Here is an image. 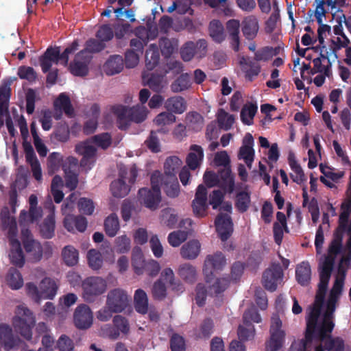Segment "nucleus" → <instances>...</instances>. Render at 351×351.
I'll list each match as a JSON object with an SVG mask.
<instances>
[{"instance_id":"64","label":"nucleus","mask_w":351,"mask_h":351,"mask_svg":"<svg viewBox=\"0 0 351 351\" xmlns=\"http://www.w3.org/2000/svg\"><path fill=\"white\" fill-rule=\"evenodd\" d=\"M112 322L120 333L126 335L130 332L129 321L125 317L119 315H115L113 317Z\"/></svg>"},{"instance_id":"20","label":"nucleus","mask_w":351,"mask_h":351,"mask_svg":"<svg viewBox=\"0 0 351 351\" xmlns=\"http://www.w3.org/2000/svg\"><path fill=\"white\" fill-rule=\"evenodd\" d=\"M217 176H219V187L224 193H232L234 190V176L232 173L231 167L219 169Z\"/></svg>"},{"instance_id":"53","label":"nucleus","mask_w":351,"mask_h":351,"mask_svg":"<svg viewBox=\"0 0 351 351\" xmlns=\"http://www.w3.org/2000/svg\"><path fill=\"white\" fill-rule=\"evenodd\" d=\"M217 121L221 128L229 130L234 123V117L229 114L223 109H220L218 112Z\"/></svg>"},{"instance_id":"48","label":"nucleus","mask_w":351,"mask_h":351,"mask_svg":"<svg viewBox=\"0 0 351 351\" xmlns=\"http://www.w3.org/2000/svg\"><path fill=\"white\" fill-rule=\"evenodd\" d=\"M186 123L190 128L197 132L202 129L204 125V118L197 112H190L186 117Z\"/></svg>"},{"instance_id":"25","label":"nucleus","mask_w":351,"mask_h":351,"mask_svg":"<svg viewBox=\"0 0 351 351\" xmlns=\"http://www.w3.org/2000/svg\"><path fill=\"white\" fill-rule=\"evenodd\" d=\"M165 108L171 113L182 114L187 108V104L182 96H173L165 101Z\"/></svg>"},{"instance_id":"61","label":"nucleus","mask_w":351,"mask_h":351,"mask_svg":"<svg viewBox=\"0 0 351 351\" xmlns=\"http://www.w3.org/2000/svg\"><path fill=\"white\" fill-rule=\"evenodd\" d=\"M138 212L137 208L134 202L129 199H125L121 205V215L123 219H130Z\"/></svg>"},{"instance_id":"3","label":"nucleus","mask_w":351,"mask_h":351,"mask_svg":"<svg viewBox=\"0 0 351 351\" xmlns=\"http://www.w3.org/2000/svg\"><path fill=\"white\" fill-rule=\"evenodd\" d=\"M27 293L36 303L42 300H53L56 296L58 286L51 278L45 277L40 282L38 287L34 282H27L25 285Z\"/></svg>"},{"instance_id":"5","label":"nucleus","mask_w":351,"mask_h":351,"mask_svg":"<svg viewBox=\"0 0 351 351\" xmlns=\"http://www.w3.org/2000/svg\"><path fill=\"white\" fill-rule=\"evenodd\" d=\"M228 276L217 278L215 282L209 286L208 291L205 285L198 283L195 287V303L198 306H203L206 303L207 295L217 296L224 292L230 285Z\"/></svg>"},{"instance_id":"31","label":"nucleus","mask_w":351,"mask_h":351,"mask_svg":"<svg viewBox=\"0 0 351 351\" xmlns=\"http://www.w3.org/2000/svg\"><path fill=\"white\" fill-rule=\"evenodd\" d=\"M68 162H69L70 167L64 168L65 171V186L70 191L75 190L78 184V178L75 172L71 169V167L75 168L76 167V159L73 157L68 158Z\"/></svg>"},{"instance_id":"23","label":"nucleus","mask_w":351,"mask_h":351,"mask_svg":"<svg viewBox=\"0 0 351 351\" xmlns=\"http://www.w3.org/2000/svg\"><path fill=\"white\" fill-rule=\"evenodd\" d=\"M204 158V151L201 146L192 145L190 152L186 158V163L191 170L197 169L201 165Z\"/></svg>"},{"instance_id":"49","label":"nucleus","mask_w":351,"mask_h":351,"mask_svg":"<svg viewBox=\"0 0 351 351\" xmlns=\"http://www.w3.org/2000/svg\"><path fill=\"white\" fill-rule=\"evenodd\" d=\"M182 165V160L178 156L168 157L164 164L165 174L166 176H176V171Z\"/></svg>"},{"instance_id":"4","label":"nucleus","mask_w":351,"mask_h":351,"mask_svg":"<svg viewBox=\"0 0 351 351\" xmlns=\"http://www.w3.org/2000/svg\"><path fill=\"white\" fill-rule=\"evenodd\" d=\"M16 314L12 319L14 329L25 339L30 340L32 336V328L35 324L33 313L27 307L20 305L17 307Z\"/></svg>"},{"instance_id":"36","label":"nucleus","mask_w":351,"mask_h":351,"mask_svg":"<svg viewBox=\"0 0 351 351\" xmlns=\"http://www.w3.org/2000/svg\"><path fill=\"white\" fill-rule=\"evenodd\" d=\"M192 84L191 78L189 73H182L171 84V90L178 93L188 90Z\"/></svg>"},{"instance_id":"1","label":"nucleus","mask_w":351,"mask_h":351,"mask_svg":"<svg viewBox=\"0 0 351 351\" xmlns=\"http://www.w3.org/2000/svg\"><path fill=\"white\" fill-rule=\"evenodd\" d=\"M347 234L349 238L346 242V247L348 252L351 251V221H339V224L333 234V238L329 245L328 254L325 256L322 262H332V268H334L335 261L337 256L339 254L343 249L342 240L343 235Z\"/></svg>"},{"instance_id":"63","label":"nucleus","mask_w":351,"mask_h":351,"mask_svg":"<svg viewBox=\"0 0 351 351\" xmlns=\"http://www.w3.org/2000/svg\"><path fill=\"white\" fill-rule=\"evenodd\" d=\"M91 141L103 149L108 148L112 143L111 136L108 132L95 135L91 138Z\"/></svg>"},{"instance_id":"2","label":"nucleus","mask_w":351,"mask_h":351,"mask_svg":"<svg viewBox=\"0 0 351 351\" xmlns=\"http://www.w3.org/2000/svg\"><path fill=\"white\" fill-rule=\"evenodd\" d=\"M137 176L138 169L135 164H133L129 170L125 166L120 167L118 179L112 181L110 184L112 195L117 198L126 196L130 191V186L125 183V180H128L129 183L133 184L136 182Z\"/></svg>"},{"instance_id":"44","label":"nucleus","mask_w":351,"mask_h":351,"mask_svg":"<svg viewBox=\"0 0 351 351\" xmlns=\"http://www.w3.org/2000/svg\"><path fill=\"white\" fill-rule=\"evenodd\" d=\"M250 194L247 191H242L237 193L235 197V208L240 213H245L250 204Z\"/></svg>"},{"instance_id":"22","label":"nucleus","mask_w":351,"mask_h":351,"mask_svg":"<svg viewBox=\"0 0 351 351\" xmlns=\"http://www.w3.org/2000/svg\"><path fill=\"white\" fill-rule=\"evenodd\" d=\"M112 111L117 117V127L121 130H127L131 123L129 108L117 105L112 107Z\"/></svg>"},{"instance_id":"45","label":"nucleus","mask_w":351,"mask_h":351,"mask_svg":"<svg viewBox=\"0 0 351 351\" xmlns=\"http://www.w3.org/2000/svg\"><path fill=\"white\" fill-rule=\"evenodd\" d=\"M63 158L61 154L58 152H52L49 154L47 159V167L49 173H53L58 171L63 166V168H67L66 165H63Z\"/></svg>"},{"instance_id":"11","label":"nucleus","mask_w":351,"mask_h":351,"mask_svg":"<svg viewBox=\"0 0 351 351\" xmlns=\"http://www.w3.org/2000/svg\"><path fill=\"white\" fill-rule=\"evenodd\" d=\"M283 271L279 264H274L266 269L263 274L262 283L268 291L274 292L276 290L278 284L282 280Z\"/></svg>"},{"instance_id":"59","label":"nucleus","mask_w":351,"mask_h":351,"mask_svg":"<svg viewBox=\"0 0 351 351\" xmlns=\"http://www.w3.org/2000/svg\"><path fill=\"white\" fill-rule=\"evenodd\" d=\"M330 221H322V223L320 224L316 231L315 246L317 252H319L322 248V245L324 241V230H328L330 227Z\"/></svg>"},{"instance_id":"33","label":"nucleus","mask_w":351,"mask_h":351,"mask_svg":"<svg viewBox=\"0 0 351 351\" xmlns=\"http://www.w3.org/2000/svg\"><path fill=\"white\" fill-rule=\"evenodd\" d=\"M5 281L12 290H18L23 285V278L21 272L15 267H10L5 276Z\"/></svg>"},{"instance_id":"62","label":"nucleus","mask_w":351,"mask_h":351,"mask_svg":"<svg viewBox=\"0 0 351 351\" xmlns=\"http://www.w3.org/2000/svg\"><path fill=\"white\" fill-rule=\"evenodd\" d=\"M176 120V116L167 111L158 114L154 119V122L157 126H164L173 123Z\"/></svg>"},{"instance_id":"54","label":"nucleus","mask_w":351,"mask_h":351,"mask_svg":"<svg viewBox=\"0 0 351 351\" xmlns=\"http://www.w3.org/2000/svg\"><path fill=\"white\" fill-rule=\"evenodd\" d=\"M324 340H326L325 348L328 351H344V341L341 338H332L331 335L328 333Z\"/></svg>"},{"instance_id":"41","label":"nucleus","mask_w":351,"mask_h":351,"mask_svg":"<svg viewBox=\"0 0 351 351\" xmlns=\"http://www.w3.org/2000/svg\"><path fill=\"white\" fill-rule=\"evenodd\" d=\"M270 339L266 343L267 351H278L282 346L285 333V332H270Z\"/></svg>"},{"instance_id":"58","label":"nucleus","mask_w":351,"mask_h":351,"mask_svg":"<svg viewBox=\"0 0 351 351\" xmlns=\"http://www.w3.org/2000/svg\"><path fill=\"white\" fill-rule=\"evenodd\" d=\"M77 208L81 214L91 215L95 210V204L89 198L80 197L77 201Z\"/></svg>"},{"instance_id":"30","label":"nucleus","mask_w":351,"mask_h":351,"mask_svg":"<svg viewBox=\"0 0 351 351\" xmlns=\"http://www.w3.org/2000/svg\"><path fill=\"white\" fill-rule=\"evenodd\" d=\"M11 88L9 86L0 87V128L4 124V117L8 114V101L10 97Z\"/></svg>"},{"instance_id":"39","label":"nucleus","mask_w":351,"mask_h":351,"mask_svg":"<svg viewBox=\"0 0 351 351\" xmlns=\"http://www.w3.org/2000/svg\"><path fill=\"white\" fill-rule=\"evenodd\" d=\"M178 274L187 283L192 284L195 282L197 278L196 268L190 263L180 265Z\"/></svg>"},{"instance_id":"29","label":"nucleus","mask_w":351,"mask_h":351,"mask_svg":"<svg viewBox=\"0 0 351 351\" xmlns=\"http://www.w3.org/2000/svg\"><path fill=\"white\" fill-rule=\"evenodd\" d=\"M124 62L119 55L110 56L104 65V71L108 75L120 73L123 69Z\"/></svg>"},{"instance_id":"13","label":"nucleus","mask_w":351,"mask_h":351,"mask_svg":"<svg viewBox=\"0 0 351 351\" xmlns=\"http://www.w3.org/2000/svg\"><path fill=\"white\" fill-rule=\"evenodd\" d=\"M93 313L88 305L82 304L75 308L73 314V322L78 329L89 328L93 324Z\"/></svg>"},{"instance_id":"17","label":"nucleus","mask_w":351,"mask_h":351,"mask_svg":"<svg viewBox=\"0 0 351 351\" xmlns=\"http://www.w3.org/2000/svg\"><path fill=\"white\" fill-rule=\"evenodd\" d=\"M239 64L241 71L244 73L245 80L249 82L254 81L261 71V67L258 64L245 56L239 55Z\"/></svg>"},{"instance_id":"35","label":"nucleus","mask_w":351,"mask_h":351,"mask_svg":"<svg viewBox=\"0 0 351 351\" xmlns=\"http://www.w3.org/2000/svg\"><path fill=\"white\" fill-rule=\"evenodd\" d=\"M162 187L169 197L175 198L180 194V184L176 176H166Z\"/></svg>"},{"instance_id":"9","label":"nucleus","mask_w":351,"mask_h":351,"mask_svg":"<svg viewBox=\"0 0 351 351\" xmlns=\"http://www.w3.org/2000/svg\"><path fill=\"white\" fill-rule=\"evenodd\" d=\"M226 263L224 255L221 252L208 255L204 261L203 272L206 282H210L214 271L222 270Z\"/></svg>"},{"instance_id":"37","label":"nucleus","mask_w":351,"mask_h":351,"mask_svg":"<svg viewBox=\"0 0 351 351\" xmlns=\"http://www.w3.org/2000/svg\"><path fill=\"white\" fill-rule=\"evenodd\" d=\"M164 75L152 73L150 75H143V80L153 91L159 93L163 88Z\"/></svg>"},{"instance_id":"34","label":"nucleus","mask_w":351,"mask_h":351,"mask_svg":"<svg viewBox=\"0 0 351 351\" xmlns=\"http://www.w3.org/2000/svg\"><path fill=\"white\" fill-rule=\"evenodd\" d=\"M134 306L136 311L145 315L148 312V298L145 291L141 289L135 291Z\"/></svg>"},{"instance_id":"10","label":"nucleus","mask_w":351,"mask_h":351,"mask_svg":"<svg viewBox=\"0 0 351 351\" xmlns=\"http://www.w3.org/2000/svg\"><path fill=\"white\" fill-rule=\"evenodd\" d=\"M167 226L170 228H173L176 225L179 228H182L185 224H188L189 228L184 230H177L171 232L168 236V242L172 247H178L184 242L191 232L192 221H166Z\"/></svg>"},{"instance_id":"43","label":"nucleus","mask_w":351,"mask_h":351,"mask_svg":"<svg viewBox=\"0 0 351 351\" xmlns=\"http://www.w3.org/2000/svg\"><path fill=\"white\" fill-rule=\"evenodd\" d=\"M315 3L317 5L315 10V16L317 23H320L322 22V17L325 16L326 13L324 5H327L333 10L337 7V0H315Z\"/></svg>"},{"instance_id":"46","label":"nucleus","mask_w":351,"mask_h":351,"mask_svg":"<svg viewBox=\"0 0 351 351\" xmlns=\"http://www.w3.org/2000/svg\"><path fill=\"white\" fill-rule=\"evenodd\" d=\"M62 258L68 266H74L78 262V251L71 245L65 246L62 252Z\"/></svg>"},{"instance_id":"50","label":"nucleus","mask_w":351,"mask_h":351,"mask_svg":"<svg viewBox=\"0 0 351 351\" xmlns=\"http://www.w3.org/2000/svg\"><path fill=\"white\" fill-rule=\"evenodd\" d=\"M257 109V106L253 104L244 106L241 109L240 114L242 122L247 125H252Z\"/></svg>"},{"instance_id":"15","label":"nucleus","mask_w":351,"mask_h":351,"mask_svg":"<svg viewBox=\"0 0 351 351\" xmlns=\"http://www.w3.org/2000/svg\"><path fill=\"white\" fill-rule=\"evenodd\" d=\"M138 199L146 208L155 210L159 207L161 202L160 191H155L148 188H141L138 192Z\"/></svg>"},{"instance_id":"7","label":"nucleus","mask_w":351,"mask_h":351,"mask_svg":"<svg viewBox=\"0 0 351 351\" xmlns=\"http://www.w3.org/2000/svg\"><path fill=\"white\" fill-rule=\"evenodd\" d=\"M83 297L87 302H93L96 296L105 292L106 282L104 279L98 276L86 278L82 282Z\"/></svg>"},{"instance_id":"8","label":"nucleus","mask_w":351,"mask_h":351,"mask_svg":"<svg viewBox=\"0 0 351 351\" xmlns=\"http://www.w3.org/2000/svg\"><path fill=\"white\" fill-rule=\"evenodd\" d=\"M106 305L114 313H121L130 306V297L122 289H112L107 295Z\"/></svg>"},{"instance_id":"19","label":"nucleus","mask_w":351,"mask_h":351,"mask_svg":"<svg viewBox=\"0 0 351 351\" xmlns=\"http://www.w3.org/2000/svg\"><path fill=\"white\" fill-rule=\"evenodd\" d=\"M53 106L56 111L59 110L53 115L55 119L58 120L61 118L62 111L69 117L74 115V109L71 104V99L66 93H61L53 101Z\"/></svg>"},{"instance_id":"52","label":"nucleus","mask_w":351,"mask_h":351,"mask_svg":"<svg viewBox=\"0 0 351 351\" xmlns=\"http://www.w3.org/2000/svg\"><path fill=\"white\" fill-rule=\"evenodd\" d=\"M84 62L79 61L77 60H73L69 65V69L71 73L75 76H85L88 74V58Z\"/></svg>"},{"instance_id":"40","label":"nucleus","mask_w":351,"mask_h":351,"mask_svg":"<svg viewBox=\"0 0 351 351\" xmlns=\"http://www.w3.org/2000/svg\"><path fill=\"white\" fill-rule=\"evenodd\" d=\"M215 225L220 239L227 241L233 232L232 221H215Z\"/></svg>"},{"instance_id":"12","label":"nucleus","mask_w":351,"mask_h":351,"mask_svg":"<svg viewBox=\"0 0 351 351\" xmlns=\"http://www.w3.org/2000/svg\"><path fill=\"white\" fill-rule=\"evenodd\" d=\"M21 240L25 252L33 254L35 261H38L43 256V247L40 243L34 239L31 231L23 227L21 229Z\"/></svg>"},{"instance_id":"14","label":"nucleus","mask_w":351,"mask_h":351,"mask_svg":"<svg viewBox=\"0 0 351 351\" xmlns=\"http://www.w3.org/2000/svg\"><path fill=\"white\" fill-rule=\"evenodd\" d=\"M321 311L322 307L313 304L306 317V339L308 341L317 340V334L319 328L318 320Z\"/></svg>"},{"instance_id":"21","label":"nucleus","mask_w":351,"mask_h":351,"mask_svg":"<svg viewBox=\"0 0 351 351\" xmlns=\"http://www.w3.org/2000/svg\"><path fill=\"white\" fill-rule=\"evenodd\" d=\"M333 319L334 313L326 310L323 315L322 321L319 323V328L317 334V340L324 341L327 337L328 333L331 334L335 327Z\"/></svg>"},{"instance_id":"18","label":"nucleus","mask_w":351,"mask_h":351,"mask_svg":"<svg viewBox=\"0 0 351 351\" xmlns=\"http://www.w3.org/2000/svg\"><path fill=\"white\" fill-rule=\"evenodd\" d=\"M20 341V339L14 335L12 328L9 325H0V347L8 351L17 347Z\"/></svg>"},{"instance_id":"27","label":"nucleus","mask_w":351,"mask_h":351,"mask_svg":"<svg viewBox=\"0 0 351 351\" xmlns=\"http://www.w3.org/2000/svg\"><path fill=\"white\" fill-rule=\"evenodd\" d=\"M10 245L9 258L11 264L21 268L24 266L25 259L20 241H14Z\"/></svg>"},{"instance_id":"16","label":"nucleus","mask_w":351,"mask_h":351,"mask_svg":"<svg viewBox=\"0 0 351 351\" xmlns=\"http://www.w3.org/2000/svg\"><path fill=\"white\" fill-rule=\"evenodd\" d=\"M192 207L195 217H204L208 205L207 189L203 184H199L197 188L195 199L192 202Z\"/></svg>"},{"instance_id":"28","label":"nucleus","mask_w":351,"mask_h":351,"mask_svg":"<svg viewBox=\"0 0 351 351\" xmlns=\"http://www.w3.org/2000/svg\"><path fill=\"white\" fill-rule=\"evenodd\" d=\"M258 29V20L254 16L246 17L242 22V32L247 40H253L256 36Z\"/></svg>"},{"instance_id":"24","label":"nucleus","mask_w":351,"mask_h":351,"mask_svg":"<svg viewBox=\"0 0 351 351\" xmlns=\"http://www.w3.org/2000/svg\"><path fill=\"white\" fill-rule=\"evenodd\" d=\"M201 244L198 240H190L180 248V255L184 259L193 260L199 254Z\"/></svg>"},{"instance_id":"47","label":"nucleus","mask_w":351,"mask_h":351,"mask_svg":"<svg viewBox=\"0 0 351 351\" xmlns=\"http://www.w3.org/2000/svg\"><path fill=\"white\" fill-rule=\"evenodd\" d=\"M209 33L213 40L221 43L224 38L223 27L218 20H213L209 25Z\"/></svg>"},{"instance_id":"32","label":"nucleus","mask_w":351,"mask_h":351,"mask_svg":"<svg viewBox=\"0 0 351 351\" xmlns=\"http://www.w3.org/2000/svg\"><path fill=\"white\" fill-rule=\"evenodd\" d=\"M295 278L302 286H307L311 278V269L308 262H302L295 269Z\"/></svg>"},{"instance_id":"56","label":"nucleus","mask_w":351,"mask_h":351,"mask_svg":"<svg viewBox=\"0 0 351 351\" xmlns=\"http://www.w3.org/2000/svg\"><path fill=\"white\" fill-rule=\"evenodd\" d=\"M129 113L131 122L140 123L144 121L147 117V110L140 106L129 108Z\"/></svg>"},{"instance_id":"6","label":"nucleus","mask_w":351,"mask_h":351,"mask_svg":"<svg viewBox=\"0 0 351 351\" xmlns=\"http://www.w3.org/2000/svg\"><path fill=\"white\" fill-rule=\"evenodd\" d=\"M332 270V262L328 261L327 262L319 263V282L313 303L315 306L322 308Z\"/></svg>"},{"instance_id":"38","label":"nucleus","mask_w":351,"mask_h":351,"mask_svg":"<svg viewBox=\"0 0 351 351\" xmlns=\"http://www.w3.org/2000/svg\"><path fill=\"white\" fill-rule=\"evenodd\" d=\"M159 60L160 54L157 45H150L145 53V66L147 70H153L158 65Z\"/></svg>"},{"instance_id":"51","label":"nucleus","mask_w":351,"mask_h":351,"mask_svg":"<svg viewBox=\"0 0 351 351\" xmlns=\"http://www.w3.org/2000/svg\"><path fill=\"white\" fill-rule=\"evenodd\" d=\"M87 259L89 267L93 269L97 270L100 269L103 264V258L100 252L95 249H91L88 251Z\"/></svg>"},{"instance_id":"26","label":"nucleus","mask_w":351,"mask_h":351,"mask_svg":"<svg viewBox=\"0 0 351 351\" xmlns=\"http://www.w3.org/2000/svg\"><path fill=\"white\" fill-rule=\"evenodd\" d=\"M239 21L235 19L229 20L226 24V28L229 34L231 47L232 49L236 52L239 51Z\"/></svg>"},{"instance_id":"42","label":"nucleus","mask_w":351,"mask_h":351,"mask_svg":"<svg viewBox=\"0 0 351 351\" xmlns=\"http://www.w3.org/2000/svg\"><path fill=\"white\" fill-rule=\"evenodd\" d=\"M147 261H145L140 247H134L132 252V265L135 274L141 275L143 274V267Z\"/></svg>"},{"instance_id":"60","label":"nucleus","mask_w":351,"mask_h":351,"mask_svg":"<svg viewBox=\"0 0 351 351\" xmlns=\"http://www.w3.org/2000/svg\"><path fill=\"white\" fill-rule=\"evenodd\" d=\"M169 346L171 351H186V349L185 339L178 333L171 336Z\"/></svg>"},{"instance_id":"55","label":"nucleus","mask_w":351,"mask_h":351,"mask_svg":"<svg viewBox=\"0 0 351 351\" xmlns=\"http://www.w3.org/2000/svg\"><path fill=\"white\" fill-rule=\"evenodd\" d=\"M245 326L240 325L238 328L237 335L241 341H247L254 338V327L252 323L244 324Z\"/></svg>"},{"instance_id":"57","label":"nucleus","mask_w":351,"mask_h":351,"mask_svg":"<svg viewBox=\"0 0 351 351\" xmlns=\"http://www.w3.org/2000/svg\"><path fill=\"white\" fill-rule=\"evenodd\" d=\"M287 221H276L273 226L275 243L280 245L282 241L284 231L288 232Z\"/></svg>"}]
</instances>
